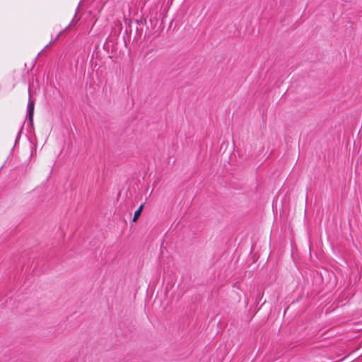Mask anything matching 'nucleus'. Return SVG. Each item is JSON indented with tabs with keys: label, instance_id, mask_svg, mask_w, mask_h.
<instances>
[{
	"label": "nucleus",
	"instance_id": "obj_1",
	"mask_svg": "<svg viewBox=\"0 0 362 362\" xmlns=\"http://www.w3.org/2000/svg\"><path fill=\"white\" fill-rule=\"evenodd\" d=\"M34 106H35L34 101L29 99L28 103L27 112H28V116L29 121L31 124H33V120Z\"/></svg>",
	"mask_w": 362,
	"mask_h": 362
},
{
	"label": "nucleus",
	"instance_id": "obj_2",
	"mask_svg": "<svg viewBox=\"0 0 362 362\" xmlns=\"http://www.w3.org/2000/svg\"><path fill=\"white\" fill-rule=\"evenodd\" d=\"M144 204H142L139 207V209L134 212V217H133V219L132 221H136L137 219L139 218L140 215H141V213L144 209Z\"/></svg>",
	"mask_w": 362,
	"mask_h": 362
},
{
	"label": "nucleus",
	"instance_id": "obj_3",
	"mask_svg": "<svg viewBox=\"0 0 362 362\" xmlns=\"http://www.w3.org/2000/svg\"><path fill=\"white\" fill-rule=\"evenodd\" d=\"M21 132H22V129H21L19 130V132H18V134H17L16 138V144L18 141V140L21 138Z\"/></svg>",
	"mask_w": 362,
	"mask_h": 362
},
{
	"label": "nucleus",
	"instance_id": "obj_4",
	"mask_svg": "<svg viewBox=\"0 0 362 362\" xmlns=\"http://www.w3.org/2000/svg\"><path fill=\"white\" fill-rule=\"evenodd\" d=\"M73 22H74V20L71 21V23L67 27H66L64 30H67L71 25H73Z\"/></svg>",
	"mask_w": 362,
	"mask_h": 362
}]
</instances>
